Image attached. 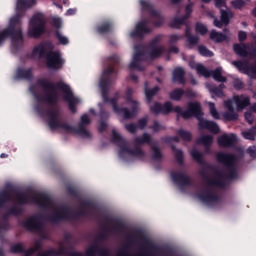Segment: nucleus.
<instances>
[{"mask_svg":"<svg viewBox=\"0 0 256 256\" xmlns=\"http://www.w3.org/2000/svg\"><path fill=\"white\" fill-rule=\"evenodd\" d=\"M110 64L106 69H104L102 76L99 81V88L101 91L102 99L104 103H110L114 113L117 115H122L124 119H133L137 116V111L139 110V103L133 100V88L129 87L126 89V102L129 108H121L117 104L119 101V93H116L113 98H109V89L115 79H117V67H119L120 59L117 55H112L109 58Z\"/></svg>","mask_w":256,"mask_h":256,"instance_id":"1","label":"nucleus"},{"mask_svg":"<svg viewBox=\"0 0 256 256\" xmlns=\"http://www.w3.org/2000/svg\"><path fill=\"white\" fill-rule=\"evenodd\" d=\"M11 193L15 195V203L16 205L12 206L7 213L2 216V221H0V239H3L2 231H9V215H13V217H19V215H23L25 211L23 207L25 205H31V203H35V205H39L42 209H47L49 205H51V198L48 195L42 194L40 197L31 195L27 192L17 190L14 188H8L0 191V209H3L7 203L13 201V197Z\"/></svg>","mask_w":256,"mask_h":256,"instance_id":"2","label":"nucleus"},{"mask_svg":"<svg viewBox=\"0 0 256 256\" xmlns=\"http://www.w3.org/2000/svg\"><path fill=\"white\" fill-rule=\"evenodd\" d=\"M216 160L218 163L223 165L226 169L227 174L219 170H214L216 174L215 179H210L205 173L204 170L200 171V175L203 177L204 181L208 187H218L219 189H225L227 187V182L225 180L229 179L230 181H235L239 177V173L237 172V161L238 158L235 154L225 153V152H218L216 154Z\"/></svg>","mask_w":256,"mask_h":256,"instance_id":"3","label":"nucleus"},{"mask_svg":"<svg viewBox=\"0 0 256 256\" xmlns=\"http://www.w3.org/2000/svg\"><path fill=\"white\" fill-rule=\"evenodd\" d=\"M66 192L74 199H79L81 203V208L78 211H71V208L67 206H62L59 212H54L52 215L48 216L47 219L50 223H61L63 221H79L81 217H89L91 211L89 209H95V202L91 200H83L79 196V192L73 186H67Z\"/></svg>","mask_w":256,"mask_h":256,"instance_id":"4","label":"nucleus"},{"mask_svg":"<svg viewBox=\"0 0 256 256\" xmlns=\"http://www.w3.org/2000/svg\"><path fill=\"white\" fill-rule=\"evenodd\" d=\"M58 83H63L62 80L54 83L49 81L48 79L45 78H40L36 81V85L38 87H41L44 91V95H36L35 99L38 101V103H47V105H50L52 109L45 110L43 105L38 104L35 106V111L40 115L41 117H45L47 115L48 117V125H49V111H55L58 109L59 111V116L61 115V110L59 109V94L57 93V84Z\"/></svg>","mask_w":256,"mask_h":256,"instance_id":"5","label":"nucleus"},{"mask_svg":"<svg viewBox=\"0 0 256 256\" xmlns=\"http://www.w3.org/2000/svg\"><path fill=\"white\" fill-rule=\"evenodd\" d=\"M55 45L51 41H44L34 46L32 50V59H46V66L53 71H59L63 68V58L60 51H53Z\"/></svg>","mask_w":256,"mask_h":256,"instance_id":"6","label":"nucleus"},{"mask_svg":"<svg viewBox=\"0 0 256 256\" xmlns=\"http://www.w3.org/2000/svg\"><path fill=\"white\" fill-rule=\"evenodd\" d=\"M48 117L49 127L52 131H55V129H63L66 133H74L80 137H86L87 139L91 137V133L86 128L87 125L91 123V119H89L87 114L81 116L80 123L77 128L69 125L68 123H61L59 121V109H56L55 111H48Z\"/></svg>","mask_w":256,"mask_h":256,"instance_id":"7","label":"nucleus"},{"mask_svg":"<svg viewBox=\"0 0 256 256\" xmlns=\"http://www.w3.org/2000/svg\"><path fill=\"white\" fill-rule=\"evenodd\" d=\"M24 15L25 12H18L10 19L8 27L0 32V47L5 43V40L10 37L12 49L19 51L21 45H23V28L21 27V21Z\"/></svg>","mask_w":256,"mask_h":256,"instance_id":"8","label":"nucleus"},{"mask_svg":"<svg viewBox=\"0 0 256 256\" xmlns=\"http://www.w3.org/2000/svg\"><path fill=\"white\" fill-rule=\"evenodd\" d=\"M182 115L183 119L186 120L191 119L192 117L197 119L199 129H207V131H210V133H213L214 135L219 134L220 128L216 122L203 119V115H205V113H203V107L201 106V103L189 102L187 109Z\"/></svg>","mask_w":256,"mask_h":256,"instance_id":"9","label":"nucleus"},{"mask_svg":"<svg viewBox=\"0 0 256 256\" xmlns=\"http://www.w3.org/2000/svg\"><path fill=\"white\" fill-rule=\"evenodd\" d=\"M135 237L143 241L145 247L143 249V254L141 256H157V253L161 251V247H159L153 240L149 239L143 230H136L135 236L129 235L126 238V245L122 247L120 251L117 252V256H129V247L133 245V241H135Z\"/></svg>","mask_w":256,"mask_h":256,"instance_id":"10","label":"nucleus"},{"mask_svg":"<svg viewBox=\"0 0 256 256\" xmlns=\"http://www.w3.org/2000/svg\"><path fill=\"white\" fill-rule=\"evenodd\" d=\"M111 141L112 143H114V145H117V147H120V151H119L120 157H123V154L127 153L132 157H137V159H140L141 161L145 159V152L141 149V147L136 146L134 149H131L129 147V142H127V140L123 138L115 130L112 131Z\"/></svg>","mask_w":256,"mask_h":256,"instance_id":"11","label":"nucleus"},{"mask_svg":"<svg viewBox=\"0 0 256 256\" xmlns=\"http://www.w3.org/2000/svg\"><path fill=\"white\" fill-rule=\"evenodd\" d=\"M143 57H145V48L143 45H136L134 47V55L133 59L129 65L130 69V79L134 83H139V77L133 73V71H145V66L141 65L143 61Z\"/></svg>","mask_w":256,"mask_h":256,"instance_id":"12","label":"nucleus"},{"mask_svg":"<svg viewBox=\"0 0 256 256\" xmlns=\"http://www.w3.org/2000/svg\"><path fill=\"white\" fill-rule=\"evenodd\" d=\"M47 27V20L43 13H37L30 19V27L28 29V37L33 39H39L41 35H44Z\"/></svg>","mask_w":256,"mask_h":256,"instance_id":"13","label":"nucleus"},{"mask_svg":"<svg viewBox=\"0 0 256 256\" xmlns=\"http://www.w3.org/2000/svg\"><path fill=\"white\" fill-rule=\"evenodd\" d=\"M21 225L30 233H38L42 239H46L45 229L43 228V216L34 214L23 221Z\"/></svg>","mask_w":256,"mask_h":256,"instance_id":"14","label":"nucleus"},{"mask_svg":"<svg viewBox=\"0 0 256 256\" xmlns=\"http://www.w3.org/2000/svg\"><path fill=\"white\" fill-rule=\"evenodd\" d=\"M58 91L64 93L63 99L68 103V108L71 113H77V105H79V98L75 97L73 94V90H71V86L65 82L57 83Z\"/></svg>","mask_w":256,"mask_h":256,"instance_id":"15","label":"nucleus"},{"mask_svg":"<svg viewBox=\"0 0 256 256\" xmlns=\"http://www.w3.org/2000/svg\"><path fill=\"white\" fill-rule=\"evenodd\" d=\"M150 111L154 115H160V113L162 115H169V113H177V117H182V119L183 113H185L181 106L173 107V103H171L170 101L165 102L164 105H162L159 102H155L154 105L150 107Z\"/></svg>","mask_w":256,"mask_h":256,"instance_id":"16","label":"nucleus"},{"mask_svg":"<svg viewBox=\"0 0 256 256\" xmlns=\"http://www.w3.org/2000/svg\"><path fill=\"white\" fill-rule=\"evenodd\" d=\"M140 5L142 7V11L149 14L150 17L156 19L153 21L154 27H163L165 18L161 15V12L155 10L151 2L147 0H141Z\"/></svg>","mask_w":256,"mask_h":256,"instance_id":"17","label":"nucleus"},{"mask_svg":"<svg viewBox=\"0 0 256 256\" xmlns=\"http://www.w3.org/2000/svg\"><path fill=\"white\" fill-rule=\"evenodd\" d=\"M140 5L142 7V11L149 14L150 17L156 19L153 21L154 27H163L165 18L161 15V12L155 10L151 2L147 0H141Z\"/></svg>","mask_w":256,"mask_h":256,"instance_id":"18","label":"nucleus"},{"mask_svg":"<svg viewBox=\"0 0 256 256\" xmlns=\"http://www.w3.org/2000/svg\"><path fill=\"white\" fill-rule=\"evenodd\" d=\"M233 17H235V14L233 11H231V9H220V20L217 19V17H214L213 25L218 29H223V26L227 27V25L231 23Z\"/></svg>","mask_w":256,"mask_h":256,"instance_id":"19","label":"nucleus"},{"mask_svg":"<svg viewBox=\"0 0 256 256\" xmlns=\"http://www.w3.org/2000/svg\"><path fill=\"white\" fill-rule=\"evenodd\" d=\"M104 221L105 223H114L115 225L111 228L103 226V231H114L115 233H125L127 231V226L119 218H112L109 215H105Z\"/></svg>","mask_w":256,"mask_h":256,"instance_id":"20","label":"nucleus"},{"mask_svg":"<svg viewBox=\"0 0 256 256\" xmlns=\"http://www.w3.org/2000/svg\"><path fill=\"white\" fill-rule=\"evenodd\" d=\"M149 25V20H142L138 22L135 26L134 31L130 33L132 39H143V36L149 35L151 33V28L147 27Z\"/></svg>","mask_w":256,"mask_h":256,"instance_id":"21","label":"nucleus"},{"mask_svg":"<svg viewBox=\"0 0 256 256\" xmlns=\"http://www.w3.org/2000/svg\"><path fill=\"white\" fill-rule=\"evenodd\" d=\"M170 177L173 183H175L179 187H191V185H193L191 177H189V175H186L183 172L173 171L171 172Z\"/></svg>","mask_w":256,"mask_h":256,"instance_id":"22","label":"nucleus"},{"mask_svg":"<svg viewBox=\"0 0 256 256\" xmlns=\"http://www.w3.org/2000/svg\"><path fill=\"white\" fill-rule=\"evenodd\" d=\"M198 198L206 205H213V203H220L221 201V196L213 193V191L209 188L206 189L205 194L199 193Z\"/></svg>","mask_w":256,"mask_h":256,"instance_id":"23","label":"nucleus"},{"mask_svg":"<svg viewBox=\"0 0 256 256\" xmlns=\"http://www.w3.org/2000/svg\"><path fill=\"white\" fill-rule=\"evenodd\" d=\"M237 143V135L223 134L218 138V145L220 147H233Z\"/></svg>","mask_w":256,"mask_h":256,"instance_id":"24","label":"nucleus"},{"mask_svg":"<svg viewBox=\"0 0 256 256\" xmlns=\"http://www.w3.org/2000/svg\"><path fill=\"white\" fill-rule=\"evenodd\" d=\"M224 107L228 110V112L224 113V119L226 121H237L239 119V114L235 112V108L233 107V101H224Z\"/></svg>","mask_w":256,"mask_h":256,"instance_id":"25","label":"nucleus"},{"mask_svg":"<svg viewBox=\"0 0 256 256\" xmlns=\"http://www.w3.org/2000/svg\"><path fill=\"white\" fill-rule=\"evenodd\" d=\"M190 155L194 159V161H197L199 165H203L204 167H206V169H209L210 171H213V169H215L213 165L205 163V161L203 160V154L199 152L196 148H193L190 151Z\"/></svg>","mask_w":256,"mask_h":256,"instance_id":"26","label":"nucleus"},{"mask_svg":"<svg viewBox=\"0 0 256 256\" xmlns=\"http://www.w3.org/2000/svg\"><path fill=\"white\" fill-rule=\"evenodd\" d=\"M15 79H22L25 81H32L33 80V68H18L16 70Z\"/></svg>","mask_w":256,"mask_h":256,"instance_id":"27","label":"nucleus"},{"mask_svg":"<svg viewBox=\"0 0 256 256\" xmlns=\"http://www.w3.org/2000/svg\"><path fill=\"white\" fill-rule=\"evenodd\" d=\"M54 256H83L82 252L68 251L64 246H60L57 250L51 249Z\"/></svg>","mask_w":256,"mask_h":256,"instance_id":"28","label":"nucleus"},{"mask_svg":"<svg viewBox=\"0 0 256 256\" xmlns=\"http://www.w3.org/2000/svg\"><path fill=\"white\" fill-rule=\"evenodd\" d=\"M172 80L174 83H180V85H185V70L181 67L174 69L172 74Z\"/></svg>","mask_w":256,"mask_h":256,"instance_id":"29","label":"nucleus"},{"mask_svg":"<svg viewBox=\"0 0 256 256\" xmlns=\"http://www.w3.org/2000/svg\"><path fill=\"white\" fill-rule=\"evenodd\" d=\"M233 99L238 109H245L251 105V98H249V96H234Z\"/></svg>","mask_w":256,"mask_h":256,"instance_id":"30","label":"nucleus"},{"mask_svg":"<svg viewBox=\"0 0 256 256\" xmlns=\"http://www.w3.org/2000/svg\"><path fill=\"white\" fill-rule=\"evenodd\" d=\"M144 90H145V96H146V101L148 103H151L153 101V97L159 93V86H156L152 89H149V82H145L144 84Z\"/></svg>","mask_w":256,"mask_h":256,"instance_id":"31","label":"nucleus"},{"mask_svg":"<svg viewBox=\"0 0 256 256\" xmlns=\"http://www.w3.org/2000/svg\"><path fill=\"white\" fill-rule=\"evenodd\" d=\"M232 65L235 66L240 73H244V75L249 73V62L247 60H236L232 62Z\"/></svg>","mask_w":256,"mask_h":256,"instance_id":"32","label":"nucleus"},{"mask_svg":"<svg viewBox=\"0 0 256 256\" xmlns=\"http://www.w3.org/2000/svg\"><path fill=\"white\" fill-rule=\"evenodd\" d=\"M97 33L99 35H106V33H113V22L106 21L97 26Z\"/></svg>","mask_w":256,"mask_h":256,"instance_id":"33","label":"nucleus"},{"mask_svg":"<svg viewBox=\"0 0 256 256\" xmlns=\"http://www.w3.org/2000/svg\"><path fill=\"white\" fill-rule=\"evenodd\" d=\"M210 77H213L214 81L218 83H227V77L223 76L222 69L220 67L210 71Z\"/></svg>","mask_w":256,"mask_h":256,"instance_id":"34","label":"nucleus"},{"mask_svg":"<svg viewBox=\"0 0 256 256\" xmlns=\"http://www.w3.org/2000/svg\"><path fill=\"white\" fill-rule=\"evenodd\" d=\"M234 53L240 57H248L249 52L247 51V45L236 43L233 45Z\"/></svg>","mask_w":256,"mask_h":256,"instance_id":"35","label":"nucleus"},{"mask_svg":"<svg viewBox=\"0 0 256 256\" xmlns=\"http://www.w3.org/2000/svg\"><path fill=\"white\" fill-rule=\"evenodd\" d=\"M210 39L215 43H223V41H227V35L217 32V30H212L210 32Z\"/></svg>","mask_w":256,"mask_h":256,"instance_id":"36","label":"nucleus"},{"mask_svg":"<svg viewBox=\"0 0 256 256\" xmlns=\"http://www.w3.org/2000/svg\"><path fill=\"white\" fill-rule=\"evenodd\" d=\"M185 95V90L183 88H176L170 92L169 97L172 101H181Z\"/></svg>","mask_w":256,"mask_h":256,"instance_id":"37","label":"nucleus"},{"mask_svg":"<svg viewBox=\"0 0 256 256\" xmlns=\"http://www.w3.org/2000/svg\"><path fill=\"white\" fill-rule=\"evenodd\" d=\"M182 25H187V20L186 18L182 17H175L171 22H170V27L172 29H181Z\"/></svg>","mask_w":256,"mask_h":256,"instance_id":"38","label":"nucleus"},{"mask_svg":"<svg viewBox=\"0 0 256 256\" xmlns=\"http://www.w3.org/2000/svg\"><path fill=\"white\" fill-rule=\"evenodd\" d=\"M171 149L175 153L174 157H175V160L177 161L178 165L183 166L185 163L183 151L180 149H177V147H175V145H172Z\"/></svg>","mask_w":256,"mask_h":256,"instance_id":"39","label":"nucleus"},{"mask_svg":"<svg viewBox=\"0 0 256 256\" xmlns=\"http://www.w3.org/2000/svg\"><path fill=\"white\" fill-rule=\"evenodd\" d=\"M198 145L212 146L213 145V137L209 134L202 135L197 139Z\"/></svg>","mask_w":256,"mask_h":256,"instance_id":"40","label":"nucleus"},{"mask_svg":"<svg viewBox=\"0 0 256 256\" xmlns=\"http://www.w3.org/2000/svg\"><path fill=\"white\" fill-rule=\"evenodd\" d=\"M134 141L136 145H145V143L151 145L152 143L151 135L147 133H144L142 137H136Z\"/></svg>","mask_w":256,"mask_h":256,"instance_id":"41","label":"nucleus"},{"mask_svg":"<svg viewBox=\"0 0 256 256\" xmlns=\"http://www.w3.org/2000/svg\"><path fill=\"white\" fill-rule=\"evenodd\" d=\"M10 253H13L14 255L24 254L25 253V245L23 243L19 242L10 247Z\"/></svg>","mask_w":256,"mask_h":256,"instance_id":"42","label":"nucleus"},{"mask_svg":"<svg viewBox=\"0 0 256 256\" xmlns=\"http://www.w3.org/2000/svg\"><path fill=\"white\" fill-rule=\"evenodd\" d=\"M150 59H158V57H161L163 55V51H165V48L163 46H160L158 48H150Z\"/></svg>","mask_w":256,"mask_h":256,"instance_id":"43","label":"nucleus"},{"mask_svg":"<svg viewBox=\"0 0 256 256\" xmlns=\"http://www.w3.org/2000/svg\"><path fill=\"white\" fill-rule=\"evenodd\" d=\"M152 149V159L153 161H161L163 159V153L158 146H151Z\"/></svg>","mask_w":256,"mask_h":256,"instance_id":"44","label":"nucleus"},{"mask_svg":"<svg viewBox=\"0 0 256 256\" xmlns=\"http://www.w3.org/2000/svg\"><path fill=\"white\" fill-rule=\"evenodd\" d=\"M196 71L198 75H202V77H211V71H209L203 64L196 65Z\"/></svg>","mask_w":256,"mask_h":256,"instance_id":"45","label":"nucleus"},{"mask_svg":"<svg viewBox=\"0 0 256 256\" xmlns=\"http://www.w3.org/2000/svg\"><path fill=\"white\" fill-rule=\"evenodd\" d=\"M195 31H196V33H199L200 35L205 36L209 32V29L203 23L197 22L195 24Z\"/></svg>","mask_w":256,"mask_h":256,"instance_id":"46","label":"nucleus"},{"mask_svg":"<svg viewBox=\"0 0 256 256\" xmlns=\"http://www.w3.org/2000/svg\"><path fill=\"white\" fill-rule=\"evenodd\" d=\"M148 128L152 129L153 133H159V131H165V129H167V127L161 125L157 120H154L153 125Z\"/></svg>","mask_w":256,"mask_h":256,"instance_id":"47","label":"nucleus"},{"mask_svg":"<svg viewBox=\"0 0 256 256\" xmlns=\"http://www.w3.org/2000/svg\"><path fill=\"white\" fill-rule=\"evenodd\" d=\"M209 91L210 93H212V95H215V97H219L220 99H223V97H225V93L223 92V90H221L217 86H210Z\"/></svg>","mask_w":256,"mask_h":256,"instance_id":"48","label":"nucleus"},{"mask_svg":"<svg viewBox=\"0 0 256 256\" xmlns=\"http://www.w3.org/2000/svg\"><path fill=\"white\" fill-rule=\"evenodd\" d=\"M198 52L202 57H213V52L204 45L198 46Z\"/></svg>","mask_w":256,"mask_h":256,"instance_id":"49","label":"nucleus"},{"mask_svg":"<svg viewBox=\"0 0 256 256\" xmlns=\"http://www.w3.org/2000/svg\"><path fill=\"white\" fill-rule=\"evenodd\" d=\"M179 137H181V139H183V141H191L192 136H191V132L180 129L177 131Z\"/></svg>","mask_w":256,"mask_h":256,"instance_id":"50","label":"nucleus"},{"mask_svg":"<svg viewBox=\"0 0 256 256\" xmlns=\"http://www.w3.org/2000/svg\"><path fill=\"white\" fill-rule=\"evenodd\" d=\"M208 105L210 109V115L213 117V119H221V116L219 115L217 108H215V103L209 102Z\"/></svg>","mask_w":256,"mask_h":256,"instance_id":"51","label":"nucleus"},{"mask_svg":"<svg viewBox=\"0 0 256 256\" xmlns=\"http://www.w3.org/2000/svg\"><path fill=\"white\" fill-rule=\"evenodd\" d=\"M107 233H115V231H105L104 230V232H102V233H100L96 238H95V240H94V243H97V244H99V243H103V241H106V239H107Z\"/></svg>","mask_w":256,"mask_h":256,"instance_id":"52","label":"nucleus"},{"mask_svg":"<svg viewBox=\"0 0 256 256\" xmlns=\"http://www.w3.org/2000/svg\"><path fill=\"white\" fill-rule=\"evenodd\" d=\"M248 77L251 79H256V60L253 64H248Z\"/></svg>","mask_w":256,"mask_h":256,"instance_id":"53","label":"nucleus"},{"mask_svg":"<svg viewBox=\"0 0 256 256\" xmlns=\"http://www.w3.org/2000/svg\"><path fill=\"white\" fill-rule=\"evenodd\" d=\"M242 135L244 139H247L248 141H255V127H253V129L243 132Z\"/></svg>","mask_w":256,"mask_h":256,"instance_id":"54","label":"nucleus"},{"mask_svg":"<svg viewBox=\"0 0 256 256\" xmlns=\"http://www.w3.org/2000/svg\"><path fill=\"white\" fill-rule=\"evenodd\" d=\"M55 35H56V39H58L60 45H69V38L61 35V32H59V30H57L55 32Z\"/></svg>","mask_w":256,"mask_h":256,"instance_id":"55","label":"nucleus"},{"mask_svg":"<svg viewBox=\"0 0 256 256\" xmlns=\"http://www.w3.org/2000/svg\"><path fill=\"white\" fill-rule=\"evenodd\" d=\"M230 5L233 9H243L245 7V2L243 0H232Z\"/></svg>","mask_w":256,"mask_h":256,"instance_id":"56","label":"nucleus"},{"mask_svg":"<svg viewBox=\"0 0 256 256\" xmlns=\"http://www.w3.org/2000/svg\"><path fill=\"white\" fill-rule=\"evenodd\" d=\"M147 123H149V116L140 118L136 126L138 127V129H145V127H147Z\"/></svg>","mask_w":256,"mask_h":256,"instance_id":"57","label":"nucleus"},{"mask_svg":"<svg viewBox=\"0 0 256 256\" xmlns=\"http://www.w3.org/2000/svg\"><path fill=\"white\" fill-rule=\"evenodd\" d=\"M193 2H190L189 4L186 5L185 7V14L183 15L184 19H189L191 17V14L193 13Z\"/></svg>","mask_w":256,"mask_h":256,"instance_id":"58","label":"nucleus"},{"mask_svg":"<svg viewBox=\"0 0 256 256\" xmlns=\"http://www.w3.org/2000/svg\"><path fill=\"white\" fill-rule=\"evenodd\" d=\"M187 42L189 43V48L192 49V47H195L197 43H199V37L195 35L188 36Z\"/></svg>","mask_w":256,"mask_h":256,"instance_id":"59","label":"nucleus"},{"mask_svg":"<svg viewBox=\"0 0 256 256\" xmlns=\"http://www.w3.org/2000/svg\"><path fill=\"white\" fill-rule=\"evenodd\" d=\"M19 3L26 9H30V7H33L37 3V0H19Z\"/></svg>","mask_w":256,"mask_h":256,"instance_id":"60","label":"nucleus"},{"mask_svg":"<svg viewBox=\"0 0 256 256\" xmlns=\"http://www.w3.org/2000/svg\"><path fill=\"white\" fill-rule=\"evenodd\" d=\"M161 39H163V35H157L156 37H154L150 43H149V47L150 48H158L157 45H159Z\"/></svg>","mask_w":256,"mask_h":256,"instance_id":"61","label":"nucleus"},{"mask_svg":"<svg viewBox=\"0 0 256 256\" xmlns=\"http://www.w3.org/2000/svg\"><path fill=\"white\" fill-rule=\"evenodd\" d=\"M233 87L236 91H241V89H243V87H245V84L243 83V81L239 78L234 79L233 81Z\"/></svg>","mask_w":256,"mask_h":256,"instance_id":"62","label":"nucleus"},{"mask_svg":"<svg viewBox=\"0 0 256 256\" xmlns=\"http://www.w3.org/2000/svg\"><path fill=\"white\" fill-rule=\"evenodd\" d=\"M52 27H55V29H61L62 21L59 17H53L51 20Z\"/></svg>","mask_w":256,"mask_h":256,"instance_id":"63","label":"nucleus"},{"mask_svg":"<svg viewBox=\"0 0 256 256\" xmlns=\"http://www.w3.org/2000/svg\"><path fill=\"white\" fill-rule=\"evenodd\" d=\"M180 39H183V36L177 35V34H172L169 36V45H175Z\"/></svg>","mask_w":256,"mask_h":256,"instance_id":"64","label":"nucleus"}]
</instances>
